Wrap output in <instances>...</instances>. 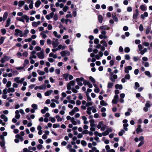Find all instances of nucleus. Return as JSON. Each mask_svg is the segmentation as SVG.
I'll return each instance as SVG.
<instances>
[{
  "label": "nucleus",
  "mask_w": 152,
  "mask_h": 152,
  "mask_svg": "<svg viewBox=\"0 0 152 152\" xmlns=\"http://www.w3.org/2000/svg\"><path fill=\"white\" fill-rule=\"evenodd\" d=\"M100 43L103 44V46H102L100 48L102 52L104 51L105 50V47H107V44L104 40H103L101 41Z\"/></svg>",
  "instance_id": "f257e3e1"
},
{
  "label": "nucleus",
  "mask_w": 152,
  "mask_h": 152,
  "mask_svg": "<svg viewBox=\"0 0 152 152\" xmlns=\"http://www.w3.org/2000/svg\"><path fill=\"white\" fill-rule=\"evenodd\" d=\"M24 20H26V22L28 23L29 22V18L26 15H23L22 16L21 18H20V21L22 22L23 23L25 22Z\"/></svg>",
  "instance_id": "f03ea898"
},
{
  "label": "nucleus",
  "mask_w": 152,
  "mask_h": 152,
  "mask_svg": "<svg viewBox=\"0 0 152 152\" xmlns=\"http://www.w3.org/2000/svg\"><path fill=\"white\" fill-rule=\"evenodd\" d=\"M37 55L38 58L40 59H43L45 57L43 51H41V52L37 53Z\"/></svg>",
  "instance_id": "7ed1b4c3"
},
{
  "label": "nucleus",
  "mask_w": 152,
  "mask_h": 152,
  "mask_svg": "<svg viewBox=\"0 0 152 152\" xmlns=\"http://www.w3.org/2000/svg\"><path fill=\"white\" fill-rule=\"evenodd\" d=\"M132 69V67L131 66H126L124 69V72L128 74L129 73V70H131Z\"/></svg>",
  "instance_id": "20e7f679"
},
{
  "label": "nucleus",
  "mask_w": 152,
  "mask_h": 152,
  "mask_svg": "<svg viewBox=\"0 0 152 152\" xmlns=\"http://www.w3.org/2000/svg\"><path fill=\"white\" fill-rule=\"evenodd\" d=\"M135 13H134L133 14V18L134 19H136L137 17L139 14V11L138 9H136L135 10Z\"/></svg>",
  "instance_id": "39448f33"
},
{
  "label": "nucleus",
  "mask_w": 152,
  "mask_h": 152,
  "mask_svg": "<svg viewBox=\"0 0 152 152\" xmlns=\"http://www.w3.org/2000/svg\"><path fill=\"white\" fill-rule=\"evenodd\" d=\"M118 78L117 75H113L112 76H111L110 78V80L112 82H114L115 80Z\"/></svg>",
  "instance_id": "423d86ee"
},
{
  "label": "nucleus",
  "mask_w": 152,
  "mask_h": 152,
  "mask_svg": "<svg viewBox=\"0 0 152 152\" xmlns=\"http://www.w3.org/2000/svg\"><path fill=\"white\" fill-rule=\"evenodd\" d=\"M141 126L139 125L138 126L136 129V133L137 134H138L139 133L142 132H143V130L141 128Z\"/></svg>",
  "instance_id": "0eeeda50"
},
{
  "label": "nucleus",
  "mask_w": 152,
  "mask_h": 152,
  "mask_svg": "<svg viewBox=\"0 0 152 152\" xmlns=\"http://www.w3.org/2000/svg\"><path fill=\"white\" fill-rule=\"evenodd\" d=\"M151 24L150 23V26H147L145 31V33L146 34H148L150 32V30L151 28Z\"/></svg>",
  "instance_id": "6e6552de"
},
{
  "label": "nucleus",
  "mask_w": 152,
  "mask_h": 152,
  "mask_svg": "<svg viewBox=\"0 0 152 152\" xmlns=\"http://www.w3.org/2000/svg\"><path fill=\"white\" fill-rule=\"evenodd\" d=\"M53 92V91L52 90H48L45 93V95L46 96H48L50 95Z\"/></svg>",
  "instance_id": "1a4fd4ad"
},
{
  "label": "nucleus",
  "mask_w": 152,
  "mask_h": 152,
  "mask_svg": "<svg viewBox=\"0 0 152 152\" xmlns=\"http://www.w3.org/2000/svg\"><path fill=\"white\" fill-rule=\"evenodd\" d=\"M94 107L93 106H92L91 107H88L87 108V110L86 111L87 113L89 115H90L91 113V111L92 110V108H94Z\"/></svg>",
  "instance_id": "9d476101"
},
{
  "label": "nucleus",
  "mask_w": 152,
  "mask_h": 152,
  "mask_svg": "<svg viewBox=\"0 0 152 152\" xmlns=\"http://www.w3.org/2000/svg\"><path fill=\"white\" fill-rule=\"evenodd\" d=\"M41 3L40 0H38L35 3V6L36 7L38 8L39 6Z\"/></svg>",
  "instance_id": "9b49d317"
},
{
  "label": "nucleus",
  "mask_w": 152,
  "mask_h": 152,
  "mask_svg": "<svg viewBox=\"0 0 152 152\" xmlns=\"http://www.w3.org/2000/svg\"><path fill=\"white\" fill-rule=\"evenodd\" d=\"M115 87L116 89H119L121 90L123 88V86L122 85L116 84L115 85Z\"/></svg>",
  "instance_id": "f8f14e48"
},
{
  "label": "nucleus",
  "mask_w": 152,
  "mask_h": 152,
  "mask_svg": "<svg viewBox=\"0 0 152 152\" xmlns=\"http://www.w3.org/2000/svg\"><path fill=\"white\" fill-rule=\"evenodd\" d=\"M98 20L100 23H102L103 18L102 16L101 15H99L98 16Z\"/></svg>",
  "instance_id": "ddd939ff"
},
{
  "label": "nucleus",
  "mask_w": 152,
  "mask_h": 152,
  "mask_svg": "<svg viewBox=\"0 0 152 152\" xmlns=\"http://www.w3.org/2000/svg\"><path fill=\"white\" fill-rule=\"evenodd\" d=\"M10 21L11 19L10 18H9L7 20L6 24L5 25V27H8L10 26Z\"/></svg>",
  "instance_id": "4468645a"
},
{
  "label": "nucleus",
  "mask_w": 152,
  "mask_h": 152,
  "mask_svg": "<svg viewBox=\"0 0 152 152\" xmlns=\"http://www.w3.org/2000/svg\"><path fill=\"white\" fill-rule=\"evenodd\" d=\"M89 122L90 123V126L91 127H93L95 126V124H94V119L90 120Z\"/></svg>",
  "instance_id": "2eb2a0df"
},
{
  "label": "nucleus",
  "mask_w": 152,
  "mask_h": 152,
  "mask_svg": "<svg viewBox=\"0 0 152 152\" xmlns=\"http://www.w3.org/2000/svg\"><path fill=\"white\" fill-rule=\"evenodd\" d=\"M16 139H15V142L16 143H18L19 142V134H18L15 135Z\"/></svg>",
  "instance_id": "dca6fc26"
},
{
  "label": "nucleus",
  "mask_w": 152,
  "mask_h": 152,
  "mask_svg": "<svg viewBox=\"0 0 152 152\" xmlns=\"http://www.w3.org/2000/svg\"><path fill=\"white\" fill-rule=\"evenodd\" d=\"M114 85L113 83L109 82L108 83L107 87L108 88H112Z\"/></svg>",
  "instance_id": "f3484780"
},
{
  "label": "nucleus",
  "mask_w": 152,
  "mask_h": 152,
  "mask_svg": "<svg viewBox=\"0 0 152 152\" xmlns=\"http://www.w3.org/2000/svg\"><path fill=\"white\" fill-rule=\"evenodd\" d=\"M100 104L101 105L104 106H106L108 104L107 103L105 102L104 100H101Z\"/></svg>",
  "instance_id": "a211bd4d"
},
{
  "label": "nucleus",
  "mask_w": 152,
  "mask_h": 152,
  "mask_svg": "<svg viewBox=\"0 0 152 152\" xmlns=\"http://www.w3.org/2000/svg\"><path fill=\"white\" fill-rule=\"evenodd\" d=\"M140 8L141 10L143 11H145L146 10V7L143 5H142L140 6Z\"/></svg>",
  "instance_id": "6ab92c4d"
},
{
  "label": "nucleus",
  "mask_w": 152,
  "mask_h": 152,
  "mask_svg": "<svg viewBox=\"0 0 152 152\" xmlns=\"http://www.w3.org/2000/svg\"><path fill=\"white\" fill-rule=\"evenodd\" d=\"M59 44V42H56L54 41H53L52 42V44L53 48L56 47Z\"/></svg>",
  "instance_id": "aec40b11"
},
{
  "label": "nucleus",
  "mask_w": 152,
  "mask_h": 152,
  "mask_svg": "<svg viewBox=\"0 0 152 152\" xmlns=\"http://www.w3.org/2000/svg\"><path fill=\"white\" fill-rule=\"evenodd\" d=\"M69 74L68 73H66L63 75V77L65 79L66 81H68V77L69 76Z\"/></svg>",
  "instance_id": "412c9836"
},
{
  "label": "nucleus",
  "mask_w": 152,
  "mask_h": 152,
  "mask_svg": "<svg viewBox=\"0 0 152 152\" xmlns=\"http://www.w3.org/2000/svg\"><path fill=\"white\" fill-rule=\"evenodd\" d=\"M71 121L73 125H75L77 124V122L75 120V118L74 117L72 118Z\"/></svg>",
  "instance_id": "4be33fe9"
},
{
  "label": "nucleus",
  "mask_w": 152,
  "mask_h": 152,
  "mask_svg": "<svg viewBox=\"0 0 152 152\" xmlns=\"http://www.w3.org/2000/svg\"><path fill=\"white\" fill-rule=\"evenodd\" d=\"M89 79L92 83H95L96 81L95 79L92 76L89 77Z\"/></svg>",
  "instance_id": "5701e85b"
},
{
  "label": "nucleus",
  "mask_w": 152,
  "mask_h": 152,
  "mask_svg": "<svg viewBox=\"0 0 152 152\" xmlns=\"http://www.w3.org/2000/svg\"><path fill=\"white\" fill-rule=\"evenodd\" d=\"M37 72L39 75H42L45 74V72L44 71H41V70L38 69Z\"/></svg>",
  "instance_id": "b1692460"
},
{
  "label": "nucleus",
  "mask_w": 152,
  "mask_h": 152,
  "mask_svg": "<svg viewBox=\"0 0 152 152\" xmlns=\"http://www.w3.org/2000/svg\"><path fill=\"white\" fill-rule=\"evenodd\" d=\"M15 89L13 88H9L7 90V92L10 93V92H13L15 91Z\"/></svg>",
  "instance_id": "393cba45"
},
{
  "label": "nucleus",
  "mask_w": 152,
  "mask_h": 152,
  "mask_svg": "<svg viewBox=\"0 0 152 152\" xmlns=\"http://www.w3.org/2000/svg\"><path fill=\"white\" fill-rule=\"evenodd\" d=\"M124 129L125 130L127 131L128 130L127 127L128 126L129 124H124L123 125Z\"/></svg>",
  "instance_id": "a878e982"
},
{
  "label": "nucleus",
  "mask_w": 152,
  "mask_h": 152,
  "mask_svg": "<svg viewBox=\"0 0 152 152\" xmlns=\"http://www.w3.org/2000/svg\"><path fill=\"white\" fill-rule=\"evenodd\" d=\"M29 31L28 29H26L24 31V33L23 34V36L24 37H26L27 36V34L29 32Z\"/></svg>",
  "instance_id": "bb28decb"
},
{
  "label": "nucleus",
  "mask_w": 152,
  "mask_h": 152,
  "mask_svg": "<svg viewBox=\"0 0 152 152\" xmlns=\"http://www.w3.org/2000/svg\"><path fill=\"white\" fill-rule=\"evenodd\" d=\"M29 61L28 59H26L24 60V63L23 64V66L24 67H25L29 63Z\"/></svg>",
  "instance_id": "cd10ccee"
},
{
  "label": "nucleus",
  "mask_w": 152,
  "mask_h": 152,
  "mask_svg": "<svg viewBox=\"0 0 152 152\" xmlns=\"http://www.w3.org/2000/svg\"><path fill=\"white\" fill-rule=\"evenodd\" d=\"M5 37H1L0 38V45L2 44L5 39Z\"/></svg>",
  "instance_id": "c85d7f7f"
},
{
  "label": "nucleus",
  "mask_w": 152,
  "mask_h": 152,
  "mask_svg": "<svg viewBox=\"0 0 152 152\" xmlns=\"http://www.w3.org/2000/svg\"><path fill=\"white\" fill-rule=\"evenodd\" d=\"M107 27V26H100L99 27V28L101 30H106L107 29H106V28Z\"/></svg>",
  "instance_id": "c756f323"
},
{
  "label": "nucleus",
  "mask_w": 152,
  "mask_h": 152,
  "mask_svg": "<svg viewBox=\"0 0 152 152\" xmlns=\"http://www.w3.org/2000/svg\"><path fill=\"white\" fill-rule=\"evenodd\" d=\"M85 79H84V78L83 77H81L80 78H77L76 79V81H83V82L84 80Z\"/></svg>",
  "instance_id": "7c9ffc66"
},
{
  "label": "nucleus",
  "mask_w": 152,
  "mask_h": 152,
  "mask_svg": "<svg viewBox=\"0 0 152 152\" xmlns=\"http://www.w3.org/2000/svg\"><path fill=\"white\" fill-rule=\"evenodd\" d=\"M139 86L140 84L138 82H136L135 83V86L134 88L136 90L137 89V88L139 87Z\"/></svg>",
  "instance_id": "2f4dec72"
},
{
  "label": "nucleus",
  "mask_w": 152,
  "mask_h": 152,
  "mask_svg": "<svg viewBox=\"0 0 152 152\" xmlns=\"http://www.w3.org/2000/svg\"><path fill=\"white\" fill-rule=\"evenodd\" d=\"M56 118L57 119L58 122L59 121H62V118H60V116L58 115H56Z\"/></svg>",
  "instance_id": "473e14b6"
},
{
  "label": "nucleus",
  "mask_w": 152,
  "mask_h": 152,
  "mask_svg": "<svg viewBox=\"0 0 152 152\" xmlns=\"http://www.w3.org/2000/svg\"><path fill=\"white\" fill-rule=\"evenodd\" d=\"M46 88V86L45 84L43 85H41L40 86H39V89H45Z\"/></svg>",
  "instance_id": "72a5a7b5"
},
{
  "label": "nucleus",
  "mask_w": 152,
  "mask_h": 152,
  "mask_svg": "<svg viewBox=\"0 0 152 152\" xmlns=\"http://www.w3.org/2000/svg\"><path fill=\"white\" fill-rule=\"evenodd\" d=\"M69 9V7L68 6H65L63 8V10L64 12H66L67 10Z\"/></svg>",
  "instance_id": "f704fd0d"
},
{
  "label": "nucleus",
  "mask_w": 152,
  "mask_h": 152,
  "mask_svg": "<svg viewBox=\"0 0 152 152\" xmlns=\"http://www.w3.org/2000/svg\"><path fill=\"white\" fill-rule=\"evenodd\" d=\"M50 120L52 122V123H54L56 121V119L55 118L52 117H50L49 118Z\"/></svg>",
  "instance_id": "c9c22d12"
},
{
  "label": "nucleus",
  "mask_w": 152,
  "mask_h": 152,
  "mask_svg": "<svg viewBox=\"0 0 152 152\" xmlns=\"http://www.w3.org/2000/svg\"><path fill=\"white\" fill-rule=\"evenodd\" d=\"M8 14L7 12H5L3 15V18L4 20H5L7 18Z\"/></svg>",
  "instance_id": "e433bc0d"
},
{
  "label": "nucleus",
  "mask_w": 152,
  "mask_h": 152,
  "mask_svg": "<svg viewBox=\"0 0 152 152\" xmlns=\"http://www.w3.org/2000/svg\"><path fill=\"white\" fill-rule=\"evenodd\" d=\"M4 57L5 61H8L11 58V57L8 56H4Z\"/></svg>",
  "instance_id": "4c0bfd02"
},
{
  "label": "nucleus",
  "mask_w": 152,
  "mask_h": 152,
  "mask_svg": "<svg viewBox=\"0 0 152 152\" xmlns=\"http://www.w3.org/2000/svg\"><path fill=\"white\" fill-rule=\"evenodd\" d=\"M81 144L83 146H85L87 145V143L85 141L82 140L81 141Z\"/></svg>",
  "instance_id": "58836bf2"
},
{
  "label": "nucleus",
  "mask_w": 152,
  "mask_h": 152,
  "mask_svg": "<svg viewBox=\"0 0 152 152\" xmlns=\"http://www.w3.org/2000/svg\"><path fill=\"white\" fill-rule=\"evenodd\" d=\"M109 134V133L106 130L102 133V135L104 136L107 135Z\"/></svg>",
  "instance_id": "ea45409f"
},
{
  "label": "nucleus",
  "mask_w": 152,
  "mask_h": 152,
  "mask_svg": "<svg viewBox=\"0 0 152 152\" xmlns=\"http://www.w3.org/2000/svg\"><path fill=\"white\" fill-rule=\"evenodd\" d=\"M130 49L129 47H127L125 48L124 49V52L125 53H128L130 52Z\"/></svg>",
  "instance_id": "a19ab883"
},
{
  "label": "nucleus",
  "mask_w": 152,
  "mask_h": 152,
  "mask_svg": "<svg viewBox=\"0 0 152 152\" xmlns=\"http://www.w3.org/2000/svg\"><path fill=\"white\" fill-rule=\"evenodd\" d=\"M112 18L114 20L115 22H118V19L116 17V15H112Z\"/></svg>",
  "instance_id": "79ce46f5"
},
{
  "label": "nucleus",
  "mask_w": 152,
  "mask_h": 152,
  "mask_svg": "<svg viewBox=\"0 0 152 152\" xmlns=\"http://www.w3.org/2000/svg\"><path fill=\"white\" fill-rule=\"evenodd\" d=\"M145 74L146 75L150 77H151V75L150 72L148 71H145Z\"/></svg>",
  "instance_id": "37998d69"
},
{
  "label": "nucleus",
  "mask_w": 152,
  "mask_h": 152,
  "mask_svg": "<svg viewBox=\"0 0 152 152\" xmlns=\"http://www.w3.org/2000/svg\"><path fill=\"white\" fill-rule=\"evenodd\" d=\"M31 107L33 109L36 110L37 108V105L36 104H33L31 105Z\"/></svg>",
  "instance_id": "c03bdc74"
},
{
  "label": "nucleus",
  "mask_w": 152,
  "mask_h": 152,
  "mask_svg": "<svg viewBox=\"0 0 152 152\" xmlns=\"http://www.w3.org/2000/svg\"><path fill=\"white\" fill-rule=\"evenodd\" d=\"M68 83L71 86H74L75 85V81L74 80H72Z\"/></svg>",
  "instance_id": "a18cd8bd"
},
{
  "label": "nucleus",
  "mask_w": 152,
  "mask_h": 152,
  "mask_svg": "<svg viewBox=\"0 0 152 152\" xmlns=\"http://www.w3.org/2000/svg\"><path fill=\"white\" fill-rule=\"evenodd\" d=\"M33 1H31V2L30 3L29 6V8L30 9H32L33 8Z\"/></svg>",
  "instance_id": "49530a36"
},
{
  "label": "nucleus",
  "mask_w": 152,
  "mask_h": 152,
  "mask_svg": "<svg viewBox=\"0 0 152 152\" xmlns=\"http://www.w3.org/2000/svg\"><path fill=\"white\" fill-rule=\"evenodd\" d=\"M28 55L27 52L25 51L23 53L22 55L23 57H27Z\"/></svg>",
  "instance_id": "de8ad7c7"
},
{
  "label": "nucleus",
  "mask_w": 152,
  "mask_h": 152,
  "mask_svg": "<svg viewBox=\"0 0 152 152\" xmlns=\"http://www.w3.org/2000/svg\"><path fill=\"white\" fill-rule=\"evenodd\" d=\"M72 15L73 17H75L77 15L76 9L75 10L72 12Z\"/></svg>",
  "instance_id": "09e8293b"
},
{
  "label": "nucleus",
  "mask_w": 152,
  "mask_h": 152,
  "mask_svg": "<svg viewBox=\"0 0 152 152\" xmlns=\"http://www.w3.org/2000/svg\"><path fill=\"white\" fill-rule=\"evenodd\" d=\"M5 143L4 141H2L0 142V145L1 147H3L4 146Z\"/></svg>",
  "instance_id": "8fccbe9b"
},
{
  "label": "nucleus",
  "mask_w": 152,
  "mask_h": 152,
  "mask_svg": "<svg viewBox=\"0 0 152 152\" xmlns=\"http://www.w3.org/2000/svg\"><path fill=\"white\" fill-rule=\"evenodd\" d=\"M90 82L88 81H87L86 80H84L83 81V83L84 85L86 86V85H88V84Z\"/></svg>",
  "instance_id": "3c124183"
},
{
  "label": "nucleus",
  "mask_w": 152,
  "mask_h": 152,
  "mask_svg": "<svg viewBox=\"0 0 152 152\" xmlns=\"http://www.w3.org/2000/svg\"><path fill=\"white\" fill-rule=\"evenodd\" d=\"M53 19L55 21H56L58 19V16L56 14H55L53 17Z\"/></svg>",
  "instance_id": "603ef678"
},
{
  "label": "nucleus",
  "mask_w": 152,
  "mask_h": 152,
  "mask_svg": "<svg viewBox=\"0 0 152 152\" xmlns=\"http://www.w3.org/2000/svg\"><path fill=\"white\" fill-rule=\"evenodd\" d=\"M103 121H101V122H99V124H102V127H104V128L105 129L106 128L107 126L105 124H103Z\"/></svg>",
  "instance_id": "864d4df0"
},
{
  "label": "nucleus",
  "mask_w": 152,
  "mask_h": 152,
  "mask_svg": "<svg viewBox=\"0 0 152 152\" xmlns=\"http://www.w3.org/2000/svg\"><path fill=\"white\" fill-rule=\"evenodd\" d=\"M11 85V82L10 81H8L6 85V86L7 87H9Z\"/></svg>",
  "instance_id": "5fc2aeb1"
},
{
  "label": "nucleus",
  "mask_w": 152,
  "mask_h": 152,
  "mask_svg": "<svg viewBox=\"0 0 152 152\" xmlns=\"http://www.w3.org/2000/svg\"><path fill=\"white\" fill-rule=\"evenodd\" d=\"M37 23L36 22L34 21L32 23V26L34 27H36L37 26Z\"/></svg>",
  "instance_id": "6e6d98bb"
},
{
  "label": "nucleus",
  "mask_w": 152,
  "mask_h": 152,
  "mask_svg": "<svg viewBox=\"0 0 152 152\" xmlns=\"http://www.w3.org/2000/svg\"><path fill=\"white\" fill-rule=\"evenodd\" d=\"M99 40L97 38H95L94 40V43L95 44H98L99 42Z\"/></svg>",
  "instance_id": "4d7b16f0"
},
{
  "label": "nucleus",
  "mask_w": 152,
  "mask_h": 152,
  "mask_svg": "<svg viewBox=\"0 0 152 152\" xmlns=\"http://www.w3.org/2000/svg\"><path fill=\"white\" fill-rule=\"evenodd\" d=\"M139 30L141 31H142L143 30V26L142 24H140L139 27Z\"/></svg>",
  "instance_id": "13d9d810"
},
{
  "label": "nucleus",
  "mask_w": 152,
  "mask_h": 152,
  "mask_svg": "<svg viewBox=\"0 0 152 152\" xmlns=\"http://www.w3.org/2000/svg\"><path fill=\"white\" fill-rule=\"evenodd\" d=\"M130 75L129 74H127L125 76L124 78L125 79H126L127 80H129L130 78Z\"/></svg>",
  "instance_id": "bf43d9fd"
},
{
  "label": "nucleus",
  "mask_w": 152,
  "mask_h": 152,
  "mask_svg": "<svg viewBox=\"0 0 152 152\" xmlns=\"http://www.w3.org/2000/svg\"><path fill=\"white\" fill-rule=\"evenodd\" d=\"M42 145L41 144H38L37 146V148L38 149L40 150L42 149Z\"/></svg>",
  "instance_id": "052dcab7"
},
{
  "label": "nucleus",
  "mask_w": 152,
  "mask_h": 152,
  "mask_svg": "<svg viewBox=\"0 0 152 152\" xmlns=\"http://www.w3.org/2000/svg\"><path fill=\"white\" fill-rule=\"evenodd\" d=\"M1 32L4 35L6 33V31L5 28H3L1 29Z\"/></svg>",
  "instance_id": "680f3d73"
},
{
  "label": "nucleus",
  "mask_w": 152,
  "mask_h": 152,
  "mask_svg": "<svg viewBox=\"0 0 152 152\" xmlns=\"http://www.w3.org/2000/svg\"><path fill=\"white\" fill-rule=\"evenodd\" d=\"M93 103L92 102H89L86 103V106L87 107H89V106H91L93 104Z\"/></svg>",
  "instance_id": "e2e57ef3"
},
{
  "label": "nucleus",
  "mask_w": 152,
  "mask_h": 152,
  "mask_svg": "<svg viewBox=\"0 0 152 152\" xmlns=\"http://www.w3.org/2000/svg\"><path fill=\"white\" fill-rule=\"evenodd\" d=\"M60 126V125L59 124H54L53 125V127L54 128H56L57 127H58Z\"/></svg>",
  "instance_id": "0e129e2a"
},
{
  "label": "nucleus",
  "mask_w": 152,
  "mask_h": 152,
  "mask_svg": "<svg viewBox=\"0 0 152 152\" xmlns=\"http://www.w3.org/2000/svg\"><path fill=\"white\" fill-rule=\"evenodd\" d=\"M55 72L57 75H59L60 74V70L59 69H57L55 70Z\"/></svg>",
  "instance_id": "69168bd1"
},
{
  "label": "nucleus",
  "mask_w": 152,
  "mask_h": 152,
  "mask_svg": "<svg viewBox=\"0 0 152 152\" xmlns=\"http://www.w3.org/2000/svg\"><path fill=\"white\" fill-rule=\"evenodd\" d=\"M82 133L83 134H88L89 133V131L88 130H86L83 131Z\"/></svg>",
  "instance_id": "338daca9"
},
{
  "label": "nucleus",
  "mask_w": 152,
  "mask_h": 152,
  "mask_svg": "<svg viewBox=\"0 0 152 152\" xmlns=\"http://www.w3.org/2000/svg\"><path fill=\"white\" fill-rule=\"evenodd\" d=\"M99 88H96L94 89V91L96 93H98L99 91Z\"/></svg>",
  "instance_id": "774afa93"
}]
</instances>
